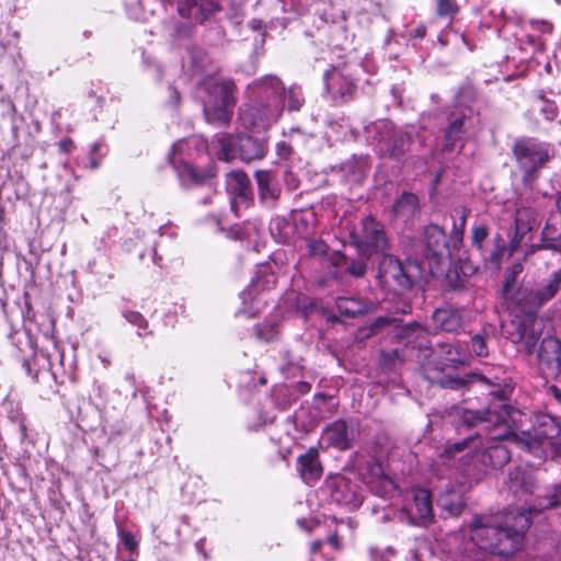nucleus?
Wrapping results in <instances>:
<instances>
[{
	"instance_id": "54",
	"label": "nucleus",
	"mask_w": 561,
	"mask_h": 561,
	"mask_svg": "<svg viewBox=\"0 0 561 561\" xmlns=\"http://www.w3.org/2000/svg\"><path fill=\"white\" fill-rule=\"evenodd\" d=\"M311 251L313 253H316V252L325 253V244L323 242L312 243Z\"/></svg>"
},
{
	"instance_id": "6",
	"label": "nucleus",
	"mask_w": 561,
	"mask_h": 561,
	"mask_svg": "<svg viewBox=\"0 0 561 561\" xmlns=\"http://www.w3.org/2000/svg\"><path fill=\"white\" fill-rule=\"evenodd\" d=\"M205 84L209 96L203 107L206 119L210 123L229 124L237 102L233 80L226 79Z\"/></svg>"
},
{
	"instance_id": "4",
	"label": "nucleus",
	"mask_w": 561,
	"mask_h": 561,
	"mask_svg": "<svg viewBox=\"0 0 561 561\" xmlns=\"http://www.w3.org/2000/svg\"><path fill=\"white\" fill-rule=\"evenodd\" d=\"M512 152L519 170L523 172V181L525 183L535 181L538 178L539 171L554 156L550 144L539 141L536 138H519L515 140Z\"/></svg>"
},
{
	"instance_id": "8",
	"label": "nucleus",
	"mask_w": 561,
	"mask_h": 561,
	"mask_svg": "<svg viewBox=\"0 0 561 561\" xmlns=\"http://www.w3.org/2000/svg\"><path fill=\"white\" fill-rule=\"evenodd\" d=\"M503 331L505 336L513 343H523L526 353L530 355L535 352L537 343L542 335L543 322L537 316L515 314L508 324L503 325Z\"/></svg>"
},
{
	"instance_id": "63",
	"label": "nucleus",
	"mask_w": 561,
	"mask_h": 561,
	"mask_svg": "<svg viewBox=\"0 0 561 561\" xmlns=\"http://www.w3.org/2000/svg\"><path fill=\"white\" fill-rule=\"evenodd\" d=\"M127 380L131 383V385H135V381H136V378L134 375H127Z\"/></svg>"
},
{
	"instance_id": "34",
	"label": "nucleus",
	"mask_w": 561,
	"mask_h": 561,
	"mask_svg": "<svg viewBox=\"0 0 561 561\" xmlns=\"http://www.w3.org/2000/svg\"><path fill=\"white\" fill-rule=\"evenodd\" d=\"M186 53L187 56L184 59V67L187 65L192 75L204 71L209 62V58L205 50L198 47H190Z\"/></svg>"
},
{
	"instance_id": "46",
	"label": "nucleus",
	"mask_w": 561,
	"mask_h": 561,
	"mask_svg": "<svg viewBox=\"0 0 561 561\" xmlns=\"http://www.w3.org/2000/svg\"><path fill=\"white\" fill-rule=\"evenodd\" d=\"M489 236V230L485 225L474 226L472 228V245L479 251L482 250L483 242Z\"/></svg>"
},
{
	"instance_id": "60",
	"label": "nucleus",
	"mask_w": 561,
	"mask_h": 561,
	"mask_svg": "<svg viewBox=\"0 0 561 561\" xmlns=\"http://www.w3.org/2000/svg\"><path fill=\"white\" fill-rule=\"evenodd\" d=\"M540 25L542 26V31H550L551 30V25L548 23V22H540Z\"/></svg>"
},
{
	"instance_id": "61",
	"label": "nucleus",
	"mask_w": 561,
	"mask_h": 561,
	"mask_svg": "<svg viewBox=\"0 0 561 561\" xmlns=\"http://www.w3.org/2000/svg\"><path fill=\"white\" fill-rule=\"evenodd\" d=\"M548 118L553 119L557 116V112L553 108L548 110Z\"/></svg>"
},
{
	"instance_id": "26",
	"label": "nucleus",
	"mask_w": 561,
	"mask_h": 561,
	"mask_svg": "<svg viewBox=\"0 0 561 561\" xmlns=\"http://www.w3.org/2000/svg\"><path fill=\"white\" fill-rule=\"evenodd\" d=\"M537 358L548 367L561 368V340L554 336L542 339L537 351Z\"/></svg>"
},
{
	"instance_id": "9",
	"label": "nucleus",
	"mask_w": 561,
	"mask_h": 561,
	"mask_svg": "<svg viewBox=\"0 0 561 561\" xmlns=\"http://www.w3.org/2000/svg\"><path fill=\"white\" fill-rule=\"evenodd\" d=\"M412 270H416V265L412 263L402 264L394 256L383 253L379 262L377 276L383 288L391 291H400L412 286Z\"/></svg>"
},
{
	"instance_id": "5",
	"label": "nucleus",
	"mask_w": 561,
	"mask_h": 561,
	"mask_svg": "<svg viewBox=\"0 0 561 561\" xmlns=\"http://www.w3.org/2000/svg\"><path fill=\"white\" fill-rule=\"evenodd\" d=\"M365 129L381 157L399 160L409 150L411 145L410 134L397 128L388 119L371 123Z\"/></svg>"
},
{
	"instance_id": "44",
	"label": "nucleus",
	"mask_w": 561,
	"mask_h": 561,
	"mask_svg": "<svg viewBox=\"0 0 561 561\" xmlns=\"http://www.w3.org/2000/svg\"><path fill=\"white\" fill-rule=\"evenodd\" d=\"M117 534L126 550H128L131 554H137L139 543L134 535L123 528H119Z\"/></svg>"
},
{
	"instance_id": "18",
	"label": "nucleus",
	"mask_w": 561,
	"mask_h": 561,
	"mask_svg": "<svg viewBox=\"0 0 561 561\" xmlns=\"http://www.w3.org/2000/svg\"><path fill=\"white\" fill-rule=\"evenodd\" d=\"M170 2L171 0H162ZM215 0H180L178 11L181 16L203 23L210 14L218 10Z\"/></svg>"
},
{
	"instance_id": "58",
	"label": "nucleus",
	"mask_w": 561,
	"mask_h": 561,
	"mask_svg": "<svg viewBox=\"0 0 561 561\" xmlns=\"http://www.w3.org/2000/svg\"><path fill=\"white\" fill-rule=\"evenodd\" d=\"M19 427H20V432H21L22 437H26L27 436V433H26L27 430H26V424H25L24 417H22L20 420Z\"/></svg>"
},
{
	"instance_id": "62",
	"label": "nucleus",
	"mask_w": 561,
	"mask_h": 561,
	"mask_svg": "<svg viewBox=\"0 0 561 561\" xmlns=\"http://www.w3.org/2000/svg\"><path fill=\"white\" fill-rule=\"evenodd\" d=\"M23 367L25 368V370L27 371V374H31V365L27 360H23Z\"/></svg>"
},
{
	"instance_id": "2",
	"label": "nucleus",
	"mask_w": 561,
	"mask_h": 561,
	"mask_svg": "<svg viewBox=\"0 0 561 561\" xmlns=\"http://www.w3.org/2000/svg\"><path fill=\"white\" fill-rule=\"evenodd\" d=\"M543 502L527 508L510 510L501 516H476L471 525V540L481 550L493 554L515 553L523 546L533 513L561 506V482L554 485Z\"/></svg>"
},
{
	"instance_id": "40",
	"label": "nucleus",
	"mask_w": 561,
	"mask_h": 561,
	"mask_svg": "<svg viewBox=\"0 0 561 561\" xmlns=\"http://www.w3.org/2000/svg\"><path fill=\"white\" fill-rule=\"evenodd\" d=\"M440 506L447 511L451 516H458L463 510V503L460 497L451 501L450 495L446 494L439 499Z\"/></svg>"
},
{
	"instance_id": "16",
	"label": "nucleus",
	"mask_w": 561,
	"mask_h": 561,
	"mask_svg": "<svg viewBox=\"0 0 561 561\" xmlns=\"http://www.w3.org/2000/svg\"><path fill=\"white\" fill-rule=\"evenodd\" d=\"M247 91L250 98H259L267 100V102L275 99L277 104H283L285 96V87L282 80L274 75H267L252 81Z\"/></svg>"
},
{
	"instance_id": "28",
	"label": "nucleus",
	"mask_w": 561,
	"mask_h": 561,
	"mask_svg": "<svg viewBox=\"0 0 561 561\" xmlns=\"http://www.w3.org/2000/svg\"><path fill=\"white\" fill-rule=\"evenodd\" d=\"M536 225V214L531 208L522 207L516 210L515 215V234L511 242V249L514 251L518 248L523 238L533 230Z\"/></svg>"
},
{
	"instance_id": "52",
	"label": "nucleus",
	"mask_w": 561,
	"mask_h": 561,
	"mask_svg": "<svg viewBox=\"0 0 561 561\" xmlns=\"http://www.w3.org/2000/svg\"><path fill=\"white\" fill-rule=\"evenodd\" d=\"M426 35V27L424 25H419L411 32V36L415 38H423Z\"/></svg>"
},
{
	"instance_id": "25",
	"label": "nucleus",
	"mask_w": 561,
	"mask_h": 561,
	"mask_svg": "<svg viewBox=\"0 0 561 561\" xmlns=\"http://www.w3.org/2000/svg\"><path fill=\"white\" fill-rule=\"evenodd\" d=\"M255 180L260 199L266 204H275L280 195V187L274 174L268 170H257L255 172Z\"/></svg>"
},
{
	"instance_id": "38",
	"label": "nucleus",
	"mask_w": 561,
	"mask_h": 561,
	"mask_svg": "<svg viewBox=\"0 0 561 561\" xmlns=\"http://www.w3.org/2000/svg\"><path fill=\"white\" fill-rule=\"evenodd\" d=\"M123 317L133 325L137 327V334L139 336L151 335L152 332L148 330V321L145 317L138 312L133 310H125L123 312Z\"/></svg>"
},
{
	"instance_id": "48",
	"label": "nucleus",
	"mask_w": 561,
	"mask_h": 561,
	"mask_svg": "<svg viewBox=\"0 0 561 561\" xmlns=\"http://www.w3.org/2000/svg\"><path fill=\"white\" fill-rule=\"evenodd\" d=\"M505 249H506V247H505L504 240L501 237H497L495 239L494 250L491 252L490 257H489L491 263H493L495 266H499L501 259L505 252Z\"/></svg>"
},
{
	"instance_id": "21",
	"label": "nucleus",
	"mask_w": 561,
	"mask_h": 561,
	"mask_svg": "<svg viewBox=\"0 0 561 561\" xmlns=\"http://www.w3.org/2000/svg\"><path fill=\"white\" fill-rule=\"evenodd\" d=\"M297 470L304 482L310 484L318 481L323 472L318 449L311 447L297 459Z\"/></svg>"
},
{
	"instance_id": "42",
	"label": "nucleus",
	"mask_w": 561,
	"mask_h": 561,
	"mask_svg": "<svg viewBox=\"0 0 561 561\" xmlns=\"http://www.w3.org/2000/svg\"><path fill=\"white\" fill-rule=\"evenodd\" d=\"M486 339L488 336L482 333L476 334L471 337V350L474 355L479 357L488 356L489 351L486 346Z\"/></svg>"
},
{
	"instance_id": "39",
	"label": "nucleus",
	"mask_w": 561,
	"mask_h": 561,
	"mask_svg": "<svg viewBox=\"0 0 561 561\" xmlns=\"http://www.w3.org/2000/svg\"><path fill=\"white\" fill-rule=\"evenodd\" d=\"M288 110L299 111L305 103L302 90L299 87H290L287 91Z\"/></svg>"
},
{
	"instance_id": "19",
	"label": "nucleus",
	"mask_w": 561,
	"mask_h": 561,
	"mask_svg": "<svg viewBox=\"0 0 561 561\" xmlns=\"http://www.w3.org/2000/svg\"><path fill=\"white\" fill-rule=\"evenodd\" d=\"M323 439L339 450H347L352 448L355 435L344 420H336L325 427Z\"/></svg>"
},
{
	"instance_id": "49",
	"label": "nucleus",
	"mask_w": 561,
	"mask_h": 561,
	"mask_svg": "<svg viewBox=\"0 0 561 561\" xmlns=\"http://www.w3.org/2000/svg\"><path fill=\"white\" fill-rule=\"evenodd\" d=\"M276 151H277L278 156L287 158L291 154L293 148L289 144H287L285 141H280L276 146Z\"/></svg>"
},
{
	"instance_id": "41",
	"label": "nucleus",
	"mask_w": 561,
	"mask_h": 561,
	"mask_svg": "<svg viewBox=\"0 0 561 561\" xmlns=\"http://www.w3.org/2000/svg\"><path fill=\"white\" fill-rule=\"evenodd\" d=\"M523 271V265L520 263H515L512 265L510 273L506 274L502 295H507L510 291L514 290V286L516 283V277Z\"/></svg>"
},
{
	"instance_id": "11",
	"label": "nucleus",
	"mask_w": 561,
	"mask_h": 561,
	"mask_svg": "<svg viewBox=\"0 0 561 561\" xmlns=\"http://www.w3.org/2000/svg\"><path fill=\"white\" fill-rule=\"evenodd\" d=\"M352 240L358 252L366 257L375 253L383 254L388 248V239L382 225L370 216L362 220V231L353 233Z\"/></svg>"
},
{
	"instance_id": "3",
	"label": "nucleus",
	"mask_w": 561,
	"mask_h": 561,
	"mask_svg": "<svg viewBox=\"0 0 561 561\" xmlns=\"http://www.w3.org/2000/svg\"><path fill=\"white\" fill-rule=\"evenodd\" d=\"M469 213L470 210L463 206L453 209L454 225L449 237L438 225L431 224L424 228L423 234L427 259L433 260L438 265L443 260L453 257L460 250Z\"/></svg>"
},
{
	"instance_id": "32",
	"label": "nucleus",
	"mask_w": 561,
	"mask_h": 561,
	"mask_svg": "<svg viewBox=\"0 0 561 561\" xmlns=\"http://www.w3.org/2000/svg\"><path fill=\"white\" fill-rule=\"evenodd\" d=\"M227 188L237 197L247 201L251 193L250 180L242 171H231L228 174Z\"/></svg>"
},
{
	"instance_id": "43",
	"label": "nucleus",
	"mask_w": 561,
	"mask_h": 561,
	"mask_svg": "<svg viewBox=\"0 0 561 561\" xmlns=\"http://www.w3.org/2000/svg\"><path fill=\"white\" fill-rule=\"evenodd\" d=\"M458 12V5L455 0H437L436 14L440 18L453 16Z\"/></svg>"
},
{
	"instance_id": "7",
	"label": "nucleus",
	"mask_w": 561,
	"mask_h": 561,
	"mask_svg": "<svg viewBox=\"0 0 561 561\" xmlns=\"http://www.w3.org/2000/svg\"><path fill=\"white\" fill-rule=\"evenodd\" d=\"M561 434L560 423L549 414H539L536 417L531 432L512 434L516 445L530 453H537L545 445H552L553 440Z\"/></svg>"
},
{
	"instance_id": "17",
	"label": "nucleus",
	"mask_w": 561,
	"mask_h": 561,
	"mask_svg": "<svg viewBox=\"0 0 561 561\" xmlns=\"http://www.w3.org/2000/svg\"><path fill=\"white\" fill-rule=\"evenodd\" d=\"M507 302V307L512 312L518 316H537L538 310L541 308L536 299L534 289L528 287H518L507 295H503Z\"/></svg>"
},
{
	"instance_id": "24",
	"label": "nucleus",
	"mask_w": 561,
	"mask_h": 561,
	"mask_svg": "<svg viewBox=\"0 0 561 561\" xmlns=\"http://www.w3.org/2000/svg\"><path fill=\"white\" fill-rule=\"evenodd\" d=\"M508 490L516 496L523 497L530 494L535 488V478L533 473L523 468L515 467L508 473Z\"/></svg>"
},
{
	"instance_id": "55",
	"label": "nucleus",
	"mask_w": 561,
	"mask_h": 561,
	"mask_svg": "<svg viewBox=\"0 0 561 561\" xmlns=\"http://www.w3.org/2000/svg\"><path fill=\"white\" fill-rule=\"evenodd\" d=\"M420 328V324L416 322H412L403 328L404 335L408 336L410 332H414L416 329Z\"/></svg>"
},
{
	"instance_id": "35",
	"label": "nucleus",
	"mask_w": 561,
	"mask_h": 561,
	"mask_svg": "<svg viewBox=\"0 0 561 561\" xmlns=\"http://www.w3.org/2000/svg\"><path fill=\"white\" fill-rule=\"evenodd\" d=\"M214 142L218 147L219 159L230 161L236 158L234 139L229 134H218Z\"/></svg>"
},
{
	"instance_id": "51",
	"label": "nucleus",
	"mask_w": 561,
	"mask_h": 561,
	"mask_svg": "<svg viewBox=\"0 0 561 561\" xmlns=\"http://www.w3.org/2000/svg\"><path fill=\"white\" fill-rule=\"evenodd\" d=\"M327 541L335 550L341 548V540L336 531L328 536Z\"/></svg>"
},
{
	"instance_id": "30",
	"label": "nucleus",
	"mask_w": 561,
	"mask_h": 561,
	"mask_svg": "<svg viewBox=\"0 0 561 561\" xmlns=\"http://www.w3.org/2000/svg\"><path fill=\"white\" fill-rule=\"evenodd\" d=\"M420 210L419 197L410 192H404L394 202L392 206V214L396 217L410 219L415 216Z\"/></svg>"
},
{
	"instance_id": "59",
	"label": "nucleus",
	"mask_w": 561,
	"mask_h": 561,
	"mask_svg": "<svg viewBox=\"0 0 561 561\" xmlns=\"http://www.w3.org/2000/svg\"><path fill=\"white\" fill-rule=\"evenodd\" d=\"M90 164L92 169H98L100 165V162L95 158H91Z\"/></svg>"
},
{
	"instance_id": "36",
	"label": "nucleus",
	"mask_w": 561,
	"mask_h": 561,
	"mask_svg": "<svg viewBox=\"0 0 561 561\" xmlns=\"http://www.w3.org/2000/svg\"><path fill=\"white\" fill-rule=\"evenodd\" d=\"M440 354L447 364H461L466 360V352L460 344L444 343L439 345Z\"/></svg>"
},
{
	"instance_id": "1",
	"label": "nucleus",
	"mask_w": 561,
	"mask_h": 561,
	"mask_svg": "<svg viewBox=\"0 0 561 561\" xmlns=\"http://www.w3.org/2000/svg\"><path fill=\"white\" fill-rule=\"evenodd\" d=\"M494 401L484 410H465L461 414L462 424L468 427L482 426L484 430H494L482 446V449L473 455L467 454L457 459L472 437L447 445L439 457L443 461H456L457 470L469 480L479 481L486 473L488 469H499L511 460V451L501 443L503 439H511L510 419L512 408L505 402V391L496 389L491 391Z\"/></svg>"
},
{
	"instance_id": "10",
	"label": "nucleus",
	"mask_w": 561,
	"mask_h": 561,
	"mask_svg": "<svg viewBox=\"0 0 561 561\" xmlns=\"http://www.w3.org/2000/svg\"><path fill=\"white\" fill-rule=\"evenodd\" d=\"M324 90L330 100L342 104L351 101L357 91V85L345 65L331 66L323 73Z\"/></svg>"
},
{
	"instance_id": "14",
	"label": "nucleus",
	"mask_w": 561,
	"mask_h": 561,
	"mask_svg": "<svg viewBox=\"0 0 561 561\" xmlns=\"http://www.w3.org/2000/svg\"><path fill=\"white\" fill-rule=\"evenodd\" d=\"M422 375L431 383H437L443 388L462 389L468 386L481 383L488 385L489 380L482 375H469L466 378L458 376H448L444 374V369L439 368L434 362H426L421 367Z\"/></svg>"
},
{
	"instance_id": "50",
	"label": "nucleus",
	"mask_w": 561,
	"mask_h": 561,
	"mask_svg": "<svg viewBox=\"0 0 561 561\" xmlns=\"http://www.w3.org/2000/svg\"><path fill=\"white\" fill-rule=\"evenodd\" d=\"M59 150L64 153H69L73 148V141L70 138H64L59 141Z\"/></svg>"
},
{
	"instance_id": "57",
	"label": "nucleus",
	"mask_w": 561,
	"mask_h": 561,
	"mask_svg": "<svg viewBox=\"0 0 561 561\" xmlns=\"http://www.w3.org/2000/svg\"><path fill=\"white\" fill-rule=\"evenodd\" d=\"M549 391L559 402H561V390L558 387L551 386Z\"/></svg>"
},
{
	"instance_id": "33",
	"label": "nucleus",
	"mask_w": 561,
	"mask_h": 561,
	"mask_svg": "<svg viewBox=\"0 0 561 561\" xmlns=\"http://www.w3.org/2000/svg\"><path fill=\"white\" fill-rule=\"evenodd\" d=\"M561 285V270L553 272L546 284L534 289L540 307L550 301L559 291Z\"/></svg>"
},
{
	"instance_id": "47",
	"label": "nucleus",
	"mask_w": 561,
	"mask_h": 561,
	"mask_svg": "<svg viewBox=\"0 0 561 561\" xmlns=\"http://www.w3.org/2000/svg\"><path fill=\"white\" fill-rule=\"evenodd\" d=\"M367 271V263L364 260H353L346 267V272L354 277H363Z\"/></svg>"
},
{
	"instance_id": "56",
	"label": "nucleus",
	"mask_w": 561,
	"mask_h": 561,
	"mask_svg": "<svg viewBox=\"0 0 561 561\" xmlns=\"http://www.w3.org/2000/svg\"><path fill=\"white\" fill-rule=\"evenodd\" d=\"M321 547H322V541L321 540H314L310 545V551L312 553H317V552L320 551Z\"/></svg>"
},
{
	"instance_id": "37",
	"label": "nucleus",
	"mask_w": 561,
	"mask_h": 561,
	"mask_svg": "<svg viewBox=\"0 0 561 561\" xmlns=\"http://www.w3.org/2000/svg\"><path fill=\"white\" fill-rule=\"evenodd\" d=\"M402 364V357L398 350L381 351L379 366L386 373L394 371Z\"/></svg>"
},
{
	"instance_id": "29",
	"label": "nucleus",
	"mask_w": 561,
	"mask_h": 561,
	"mask_svg": "<svg viewBox=\"0 0 561 561\" xmlns=\"http://www.w3.org/2000/svg\"><path fill=\"white\" fill-rule=\"evenodd\" d=\"M331 490V497L339 504H350L354 501L355 489L352 482L345 477H336L328 483Z\"/></svg>"
},
{
	"instance_id": "23",
	"label": "nucleus",
	"mask_w": 561,
	"mask_h": 561,
	"mask_svg": "<svg viewBox=\"0 0 561 561\" xmlns=\"http://www.w3.org/2000/svg\"><path fill=\"white\" fill-rule=\"evenodd\" d=\"M367 485L374 494L380 497H389L397 490L394 481L383 473L382 467L378 463L370 467Z\"/></svg>"
},
{
	"instance_id": "20",
	"label": "nucleus",
	"mask_w": 561,
	"mask_h": 561,
	"mask_svg": "<svg viewBox=\"0 0 561 561\" xmlns=\"http://www.w3.org/2000/svg\"><path fill=\"white\" fill-rule=\"evenodd\" d=\"M432 321L435 329L443 332L456 333L465 323L463 310L453 307L437 308L432 313Z\"/></svg>"
},
{
	"instance_id": "64",
	"label": "nucleus",
	"mask_w": 561,
	"mask_h": 561,
	"mask_svg": "<svg viewBox=\"0 0 561 561\" xmlns=\"http://www.w3.org/2000/svg\"><path fill=\"white\" fill-rule=\"evenodd\" d=\"M557 206H558L559 211L561 213V196L557 201Z\"/></svg>"
},
{
	"instance_id": "15",
	"label": "nucleus",
	"mask_w": 561,
	"mask_h": 561,
	"mask_svg": "<svg viewBox=\"0 0 561 561\" xmlns=\"http://www.w3.org/2000/svg\"><path fill=\"white\" fill-rule=\"evenodd\" d=\"M184 145V140H179L175 144H173L171 153L169 154V161L175 169L178 176L183 185H201L205 183L208 179H210L213 176V173L210 172V170L198 169L186 161H178L175 159V154L182 151Z\"/></svg>"
},
{
	"instance_id": "22",
	"label": "nucleus",
	"mask_w": 561,
	"mask_h": 561,
	"mask_svg": "<svg viewBox=\"0 0 561 561\" xmlns=\"http://www.w3.org/2000/svg\"><path fill=\"white\" fill-rule=\"evenodd\" d=\"M237 146L240 159L247 163L262 160L267 152V142L250 135H240Z\"/></svg>"
},
{
	"instance_id": "27",
	"label": "nucleus",
	"mask_w": 561,
	"mask_h": 561,
	"mask_svg": "<svg viewBox=\"0 0 561 561\" xmlns=\"http://www.w3.org/2000/svg\"><path fill=\"white\" fill-rule=\"evenodd\" d=\"M467 115L462 111L451 112L448 116V124L445 129V146L446 151H451L457 141H459L466 133L465 124Z\"/></svg>"
},
{
	"instance_id": "53",
	"label": "nucleus",
	"mask_w": 561,
	"mask_h": 561,
	"mask_svg": "<svg viewBox=\"0 0 561 561\" xmlns=\"http://www.w3.org/2000/svg\"><path fill=\"white\" fill-rule=\"evenodd\" d=\"M391 319L390 318H386V317H380L378 318L375 323H374V327L376 328H380V327H385V325H388L391 323Z\"/></svg>"
},
{
	"instance_id": "12",
	"label": "nucleus",
	"mask_w": 561,
	"mask_h": 561,
	"mask_svg": "<svg viewBox=\"0 0 561 561\" xmlns=\"http://www.w3.org/2000/svg\"><path fill=\"white\" fill-rule=\"evenodd\" d=\"M251 103L242 108L240 117L244 125L254 128H266L277 122L283 113V104L259 98H250Z\"/></svg>"
},
{
	"instance_id": "13",
	"label": "nucleus",
	"mask_w": 561,
	"mask_h": 561,
	"mask_svg": "<svg viewBox=\"0 0 561 561\" xmlns=\"http://www.w3.org/2000/svg\"><path fill=\"white\" fill-rule=\"evenodd\" d=\"M400 517L414 526L431 524L434 515L430 492L424 489L414 490L412 499L402 507Z\"/></svg>"
},
{
	"instance_id": "45",
	"label": "nucleus",
	"mask_w": 561,
	"mask_h": 561,
	"mask_svg": "<svg viewBox=\"0 0 561 561\" xmlns=\"http://www.w3.org/2000/svg\"><path fill=\"white\" fill-rule=\"evenodd\" d=\"M311 389V386L307 381H299L293 386V388H288L287 386L279 387L277 389L278 394H294L291 400H296L297 396L295 394L297 391L300 394L308 393Z\"/></svg>"
},
{
	"instance_id": "31",
	"label": "nucleus",
	"mask_w": 561,
	"mask_h": 561,
	"mask_svg": "<svg viewBox=\"0 0 561 561\" xmlns=\"http://www.w3.org/2000/svg\"><path fill=\"white\" fill-rule=\"evenodd\" d=\"M336 308L342 316L355 318L368 311L369 302L357 297H339Z\"/></svg>"
}]
</instances>
